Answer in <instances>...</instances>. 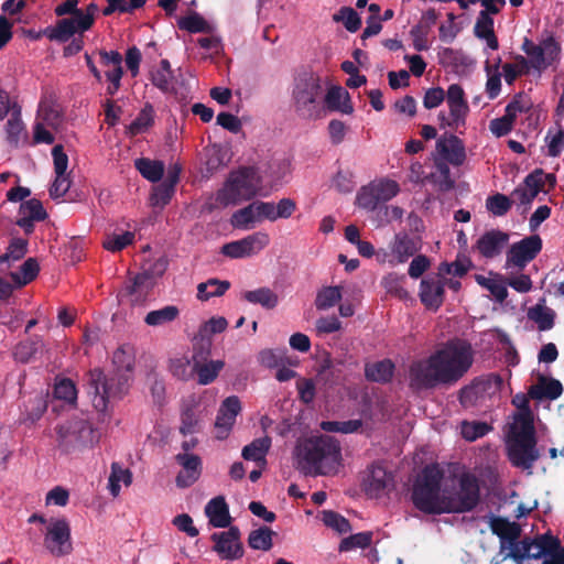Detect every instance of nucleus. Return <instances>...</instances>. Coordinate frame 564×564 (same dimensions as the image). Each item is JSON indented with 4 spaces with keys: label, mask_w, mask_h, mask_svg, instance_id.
I'll return each mask as SVG.
<instances>
[{
    "label": "nucleus",
    "mask_w": 564,
    "mask_h": 564,
    "mask_svg": "<svg viewBox=\"0 0 564 564\" xmlns=\"http://www.w3.org/2000/svg\"><path fill=\"white\" fill-rule=\"evenodd\" d=\"M473 364L471 345L465 339H449L429 357L411 364L410 387L421 391L454 386L466 376Z\"/></svg>",
    "instance_id": "f257e3e1"
},
{
    "label": "nucleus",
    "mask_w": 564,
    "mask_h": 564,
    "mask_svg": "<svg viewBox=\"0 0 564 564\" xmlns=\"http://www.w3.org/2000/svg\"><path fill=\"white\" fill-rule=\"evenodd\" d=\"M296 449L297 468L304 475H329L341 460L339 442L327 435L307 438Z\"/></svg>",
    "instance_id": "f03ea898"
},
{
    "label": "nucleus",
    "mask_w": 564,
    "mask_h": 564,
    "mask_svg": "<svg viewBox=\"0 0 564 564\" xmlns=\"http://www.w3.org/2000/svg\"><path fill=\"white\" fill-rule=\"evenodd\" d=\"M444 481V470L437 464L425 466L413 485L411 499L414 507L426 514H443Z\"/></svg>",
    "instance_id": "7ed1b4c3"
},
{
    "label": "nucleus",
    "mask_w": 564,
    "mask_h": 564,
    "mask_svg": "<svg viewBox=\"0 0 564 564\" xmlns=\"http://www.w3.org/2000/svg\"><path fill=\"white\" fill-rule=\"evenodd\" d=\"M444 513H465L474 510L480 502L478 478L471 473H463L456 479H445L443 484Z\"/></svg>",
    "instance_id": "20e7f679"
},
{
    "label": "nucleus",
    "mask_w": 564,
    "mask_h": 564,
    "mask_svg": "<svg viewBox=\"0 0 564 564\" xmlns=\"http://www.w3.org/2000/svg\"><path fill=\"white\" fill-rule=\"evenodd\" d=\"M536 443L534 425L525 421L522 425H511L507 437V456L512 466L531 469L540 458Z\"/></svg>",
    "instance_id": "39448f33"
},
{
    "label": "nucleus",
    "mask_w": 564,
    "mask_h": 564,
    "mask_svg": "<svg viewBox=\"0 0 564 564\" xmlns=\"http://www.w3.org/2000/svg\"><path fill=\"white\" fill-rule=\"evenodd\" d=\"M323 87L321 78L314 74L300 76L293 89L295 111L305 119H317L322 117Z\"/></svg>",
    "instance_id": "423d86ee"
},
{
    "label": "nucleus",
    "mask_w": 564,
    "mask_h": 564,
    "mask_svg": "<svg viewBox=\"0 0 564 564\" xmlns=\"http://www.w3.org/2000/svg\"><path fill=\"white\" fill-rule=\"evenodd\" d=\"M259 178L252 166H242L230 173L223 189L217 193V202L224 206L250 200L258 194Z\"/></svg>",
    "instance_id": "0eeeda50"
},
{
    "label": "nucleus",
    "mask_w": 564,
    "mask_h": 564,
    "mask_svg": "<svg viewBox=\"0 0 564 564\" xmlns=\"http://www.w3.org/2000/svg\"><path fill=\"white\" fill-rule=\"evenodd\" d=\"M88 386L94 408L104 412L111 399H120L127 392L128 380L123 376L107 377L100 369H94L89 372Z\"/></svg>",
    "instance_id": "6e6552de"
},
{
    "label": "nucleus",
    "mask_w": 564,
    "mask_h": 564,
    "mask_svg": "<svg viewBox=\"0 0 564 564\" xmlns=\"http://www.w3.org/2000/svg\"><path fill=\"white\" fill-rule=\"evenodd\" d=\"M542 239L531 235L510 246L506 254V269L522 271L542 250Z\"/></svg>",
    "instance_id": "1a4fd4ad"
},
{
    "label": "nucleus",
    "mask_w": 564,
    "mask_h": 564,
    "mask_svg": "<svg viewBox=\"0 0 564 564\" xmlns=\"http://www.w3.org/2000/svg\"><path fill=\"white\" fill-rule=\"evenodd\" d=\"M557 547L558 538L544 533L536 535L533 540L528 538L523 539L511 550L509 556L517 563H522L525 557L535 560L545 557L547 553H551Z\"/></svg>",
    "instance_id": "9d476101"
},
{
    "label": "nucleus",
    "mask_w": 564,
    "mask_h": 564,
    "mask_svg": "<svg viewBox=\"0 0 564 564\" xmlns=\"http://www.w3.org/2000/svg\"><path fill=\"white\" fill-rule=\"evenodd\" d=\"M95 10L96 4L90 3L87 7L85 17H80L79 19H62L57 21L54 28H47L45 30V35L51 41H57L61 43L67 42L76 32H85L91 28Z\"/></svg>",
    "instance_id": "9b49d317"
},
{
    "label": "nucleus",
    "mask_w": 564,
    "mask_h": 564,
    "mask_svg": "<svg viewBox=\"0 0 564 564\" xmlns=\"http://www.w3.org/2000/svg\"><path fill=\"white\" fill-rule=\"evenodd\" d=\"M270 242L269 235L262 231L223 246L221 253L231 259H241L258 253Z\"/></svg>",
    "instance_id": "f8f14e48"
},
{
    "label": "nucleus",
    "mask_w": 564,
    "mask_h": 564,
    "mask_svg": "<svg viewBox=\"0 0 564 564\" xmlns=\"http://www.w3.org/2000/svg\"><path fill=\"white\" fill-rule=\"evenodd\" d=\"M44 545L56 556L68 554L72 551L70 528L65 519H55L50 522Z\"/></svg>",
    "instance_id": "ddd939ff"
},
{
    "label": "nucleus",
    "mask_w": 564,
    "mask_h": 564,
    "mask_svg": "<svg viewBox=\"0 0 564 564\" xmlns=\"http://www.w3.org/2000/svg\"><path fill=\"white\" fill-rule=\"evenodd\" d=\"M240 530L238 527H229L227 531L215 532L212 535L214 541L213 550L224 560H238L243 556V545L240 541Z\"/></svg>",
    "instance_id": "4468645a"
},
{
    "label": "nucleus",
    "mask_w": 564,
    "mask_h": 564,
    "mask_svg": "<svg viewBox=\"0 0 564 564\" xmlns=\"http://www.w3.org/2000/svg\"><path fill=\"white\" fill-rule=\"evenodd\" d=\"M91 433V426L83 420L68 421L56 426L58 445L66 451L83 445Z\"/></svg>",
    "instance_id": "2eb2a0df"
},
{
    "label": "nucleus",
    "mask_w": 564,
    "mask_h": 564,
    "mask_svg": "<svg viewBox=\"0 0 564 564\" xmlns=\"http://www.w3.org/2000/svg\"><path fill=\"white\" fill-rule=\"evenodd\" d=\"M445 97L451 115V120L447 121L448 128L458 130L465 127L469 107L463 87L458 84L449 85Z\"/></svg>",
    "instance_id": "dca6fc26"
},
{
    "label": "nucleus",
    "mask_w": 564,
    "mask_h": 564,
    "mask_svg": "<svg viewBox=\"0 0 564 564\" xmlns=\"http://www.w3.org/2000/svg\"><path fill=\"white\" fill-rule=\"evenodd\" d=\"M176 463L182 467L175 478L178 488H188L194 485L203 471L202 458L192 453H178L175 455Z\"/></svg>",
    "instance_id": "f3484780"
},
{
    "label": "nucleus",
    "mask_w": 564,
    "mask_h": 564,
    "mask_svg": "<svg viewBox=\"0 0 564 564\" xmlns=\"http://www.w3.org/2000/svg\"><path fill=\"white\" fill-rule=\"evenodd\" d=\"M365 491L369 497L379 498L394 487L393 475L379 463H373L364 481Z\"/></svg>",
    "instance_id": "a211bd4d"
},
{
    "label": "nucleus",
    "mask_w": 564,
    "mask_h": 564,
    "mask_svg": "<svg viewBox=\"0 0 564 564\" xmlns=\"http://www.w3.org/2000/svg\"><path fill=\"white\" fill-rule=\"evenodd\" d=\"M436 151L444 160L455 166H460L466 160L464 142L453 133H445L436 141Z\"/></svg>",
    "instance_id": "6ab92c4d"
},
{
    "label": "nucleus",
    "mask_w": 564,
    "mask_h": 564,
    "mask_svg": "<svg viewBox=\"0 0 564 564\" xmlns=\"http://www.w3.org/2000/svg\"><path fill=\"white\" fill-rule=\"evenodd\" d=\"M510 236L499 229L482 234L476 241L475 249L486 259L498 257L508 245Z\"/></svg>",
    "instance_id": "aec40b11"
},
{
    "label": "nucleus",
    "mask_w": 564,
    "mask_h": 564,
    "mask_svg": "<svg viewBox=\"0 0 564 564\" xmlns=\"http://www.w3.org/2000/svg\"><path fill=\"white\" fill-rule=\"evenodd\" d=\"M419 296L427 310L436 312L444 302L445 283L441 279H423L420 283Z\"/></svg>",
    "instance_id": "412c9836"
},
{
    "label": "nucleus",
    "mask_w": 564,
    "mask_h": 564,
    "mask_svg": "<svg viewBox=\"0 0 564 564\" xmlns=\"http://www.w3.org/2000/svg\"><path fill=\"white\" fill-rule=\"evenodd\" d=\"M489 527L494 534L501 540V549L505 542H508L511 550L518 545V539L521 535V527L517 522H510L507 518L491 516Z\"/></svg>",
    "instance_id": "4be33fe9"
},
{
    "label": "nucleus",
    "mask_w": 564,
    "mask_h": 564,
    "mask_svg": "<svg viewBox=\"0 0 564 564\" xmlns=\"http://www.w3.org/2000/svg\"><path fill=\"white\" fill-rule=\"evenodd\" d=\"M209 524L214 528H227L231 522L228 505L223 496L213 498L205 507Z\"/></svg>",
    "instance_id": "5701e85b"
},
{
    "label": "nucleus",
    "mask_w": 564,
    "mask_h": 564,
    "mask_svg": "<svg viewBox=\"0 0 564 564\" xmlns=\"http://www.w3.org/2000/svg\"><path fill=\"white\" fill-rule=\"evenodd\" d=\"M324 104L330 111H339L345 115L354 112L350 95L341 86H332L324 97Z\"/></svg>",
    "instance_id": "b1692460"
},
{
    "label": "nucleus",
    "mask_w": 564,
    "mask_h": 564,
    "mask_svg": "<svg viewBox=\"0 0 564 564\" xmlns=\"http://www.w3.org/2000/svg\"><path fill=\"white\" fill-rule=\"evenodd\" d=\"M563 393V386L556 379H547L545 377H541L538 384H533L530 387L528 391V395L534 400H556Z\"/></svg>",
    "instance_id": "393cba45"
},
{
    "label": "nucleus",
    "mask_w": 564,
    "mask_h": 564,
    "mask_svg": "<svg viewBox=\"0 0 564 564\" xmlns=\"http://www.w3.org/2000/svg\"><path fill=\"white\" fill-rule=\"evenodd\" d=\"M494 19L486 12H479L475 26L474 34L480 40H485L488 47L496 51L499 48V42L494 30Z\"/></svg>",
    "instance_id": "a878e982"
},
{
    "label": "nucleus",
    "mask_w": 564,
    "mask_h": 564,
    "mask_svg": "<svg viewBox=\"0 0 564 564\" xmlns=\"http://www.w3.org/2000/svg\"><path fill=\"white\" fill-rule=\"evenodd\" d=\"M271 447V437L265 435L260 438L253 440L250 444L246 445L242 448L241 456L246 460H253L256 463H261L264 465L267 463L265 455L268 454Z\"/></svg>",
    "instance_id": "bb28decb"
},
{
    "label": "nucleus",
    "mask_w": 564,
    "mask_h": 564,
    "mask_svg": "<svg viewBox=\"0 0 564 564\" xmlns=\"http://www.w3.org/2000/svg\"><path fill=\"white\" fill-rule=\"evenodd\" d=\"M394 372V365L389 359H383L375 364H367L365 367V376L367 380L373 382H389Z\"/></svg>",
    "instance_id": "cd10ccee"
},
{
    "label": "nucleus",
    "mask_w": 564,
    "mask_h": 564,
    "mask_svg": "<svg viewBox=\"0 0 564 564\" xmlns=\"http://www.w3.org/2000/svg\"><path fill=\"white\" fill-rule=\"evenodd\" d=\"M391 251L398 262L403 263L417 251V246L406 234H397L391 245Z\"/></svg>",
    "instance_id": "c85d7f7f"
},
{
    "label": "nucleus",
    "mask_w": 564,
    "mask_h": 564,
    "mask_svg": "<svg viewBox=\"0 0 564 564\" xmlns=\"http://www.w3.org/2000/svg\"><path fill=\"white\" fill-rule=\"evenodd\" d=\"M42 345V339L40 336H33L25 340L18 343L13 350L12 356L15 361L21 364H28L35 356L39 348Z\"/></svg>",
    "instance_id": "c756f323"
},
{
    "label": "nucleus",
    "mask_w": 564,
    "mask_h": 564,
    "mask_svg": "<svg viewBox=\"0 0 564 564\" xmlns=\"http://www.w3.org/2000/svg\"><path fill=\"white\" fill-rule=\"evenodd\" d=\"M242 297L251 303L259 304L267 310H273L279 303V296L269 288H259L252 291H246Z\"/></svg>",
    "instance_id": "7c9ffc66"
},
{
    "label": "nucleus",
    "mask_w": 564,
    "mask_h": 564,
    "mask_svg": "<svg viewBox=\"0 0 564 564\" xmlns=\"http://www.w3.org/2000/svg\"><path fill=\"white\" fill-rule=\"evenodd\" d=\"M224 366L225 362L223 360H210L193 365V370L197 375L198 383L206 386L212 383L218 377Z\"/></svg>",
    "instance_id": "2f4dec72"
},
{
    "label": "nucleus",
    "mask_w": 564,
    "mask_h": 564,
    "mask_svg": "<svg viewBox=\"0 0 564 564\" xmlns=\"http://www.w3.org/2000/svg\"><path fill=\"white\" fill-rule=\"evenodd\" d=\"M152 285L153 281L150 279V274L142 271L126 284L123 292L124 295L134 297L131 300L132 302H138Z\"/></svg>",
    "instance_id": "473e14b6"
},
{
    "label": "nucleus",
    "mask_w": 564,
    "mask_h": 564,
    "mask_svg": "<svg viewBox=\"0 0 564 564\" xmlns=\"http://www.w3.org/2000/svg\"><path fill=\"white\" fill-rule=\"evenodd\" d=\"M134 166L144 178L153 183L159 182L164 174V163L162 161L141 158L134 161Z\"/></svg>",
    "instance_id": "72a5a7b5"
},
{
    "label": "nucleus",
    "mask_w": 564,
    "mask_h": 564,
    "mask_svg": "<svg viewBox=\"0 0 564 564\" xmlns=\"http://www.w3.org/2000/svg\"><path fill=\"white\" fill-rule=\"evenodd\" d=\"M20 108L13 110L7 122V141L11 147L18 148L22 139L26 138L25 127L20 117Z\"/></svg>",
    "instance_id": "f704fd0d"
},
{
    "label": "nucleus",
    "mask_w": 564,
    "mask_h": 564,
    "mask_svg": "<svg viewBox=\"0 0 564 564\" xmlns=\"http://www.w3.org/2000/svg\"><path fill=\"white\" fill-rule=\"evenodd\" d=\"M40 272V265L35 258L26 259L19 272H11L10 278L17 288H22L32 282Z\"/></svg>",
    "instance_id": "c9c22d12"
},
{
    "label": "nucleus",
    "mask_w": 564,
    "mask_h": 564,
    "mask_svg": "<svg viewBox=\"0 0 564 564\" xmlns=\"http://www.w3.org/2000/svg\"><path fill=\"white\" fill-rule=\"evenodd\" d=\"M436 172L427 177L440 192L446 193L455 187V181L451 176V170L446 162L435 161Z\"/></svg>",
    "instance_id": "e433bc0d"
},
{
    "label": "nucleus",
    "mask_w": 564,
    "mask_h": 564,
    "mask_svg": "<svg viewBox=\"0 0 564 564\" xmlns=\"http://www.w3.org/2000/svg\"><path fill=\"white\" fill-rule=\"evenodd\" d=\"M154 123V108L150 102H147L137 118L128 126L131 135H138L147 131Z\"/></svg>",
    "instance_id": "4c0bfd02"
},
{
    "label": "nucleus",
    "mask_w": 564,
    "mask_h": 564,
    "mask_svg": "<svg viewBox=\"0 0 564 564\" xmlns=\"http://www.w3.org/2000/svg\"><path fill=\"white\" fill-rule=\"evenodd\" d=\"M172 78L173 70L167 59H162L160 62V66L150 73V80L152 85L164 93L170 89Z\"/></svg>",
    "instance_id": "58836bf2"
},
{
    "label": "nucleus",
    "mask_w": 564,
    "mask_h": 564,
    "mask_svg": "<svg viewBox=\"0 0 564 564\" xmlns=\"http://www.w3.org/2000/svg\"><path fill=\"white\" fill-rule=\"evenodd\" d=\"M230 288L228 281L209 279L207 282L197 285V297L200 301H207L213 296H221Z\"/></svg>",
    "instance_id": "ea45409f"
},
{
    "label": "nucleus",
    "mask_w": 564,
    "mask_h": 564,
    "mask_svg": "<svg viewBox=\"0 0 564 564\" xmlns=\"http://www.w3.org/2000/svg\"><path fill=\"white\" fill-rule=\"evenodd\" d=\"M180 311L174 305H167L147 314L144 322L149 326H161L177 318Z\"/></svg>",
    "instance_id": "a19ab883"
},
{
    "label": "nucleus",
    "mask_w": 564,
    "mask_h": 564,
    "mask_svg": "<svg viewBox=\"0 0 564 564\" xmlns=\"http://www.w3.org/2000/svg\"><path fill=\"white\" fill-rule=\"evenodd\" d=\"M341 300L340 286H325L321 289L315 299V306L318 311L328 310Z\"/></svg>",
    "instance_id": "79ce46f5"
},
{
    "label": "nucleus",
    "mask_w": 564,
    "mask_h": 564,
    "mask_svg": "<svg viewBox=\"0 0 564 564\" xmlns=\"http://www.w3.org/2000/svg\"><path fill=\"white\" fill-rule=\"evenodd\" d=\"M213 340L209 336H204L199 333L193 339V365H198L203 361H208L212 354Z\"/></svg>",
    "instance_id": "37998d69"
},
{
    "label": "nucleus",
    "mask_w": 564,
    "mask_h": 564,
    "mask_svg": "<svg viewBox=\"0 0 564 564\" xmlns=\"http://www.w3.org/2000/svg\"><path fill=\"white\" fill-rule=\"evenodd\" d=\"M273 534L274 532L268 527L253 530L248 536V545L253 550L269 551L273 545Z\"/></svg>",
    "instance_id": "c03bdc74"
},
{
    "label": "nucleus",
    "mask_w": 564,
    "mask_h": 564,
    "mask_svg": "<svg viewBox=\"0 0 564 564\" xmlns=\"http://www.w3.org/2000/svg\"><path fill=\"white\" fill-rule=\"evenodd\" d=\"M528 315L538 324L539 330H549L554 326L555 313L546 306L538 304L530 308Z\"/></svg>",
    "instance_id": "a18cd8bd"
},
{
    "label": "nucleus",
    "mask_w": 564,
    "mask_h": 564,
    "mask_svg": "<svg viewBox=\"0 0 564 564\" xmlns=\"http://www.w3.org/2000/svg\"><path fill=\"white\" fill-rule=\"evenodd\" d=\"M545 180L555 183V176L553 174H545L543 170L536 169L532 173L525 176L523 184L528 191L533 195L538 196L541 191H543L545 185Z\"/></svg>",
    "instance_id": "49530a36"
},
{
    "label": "nucleus",
    "mask_w": 564,
    "mask_h": 564,
    "mask_svg": "<svg viewBox=\"0 0 564 564\" xmlns=\"http://www.w3.org/2000/svg\"><path fill=\"white\" fill-rule=\"evenodd\" d=\"M372 543V532L365 531L351 534L339 543V552H348L354 549H366Z\"/></svg>",
    "instance_id": "de8ad7c7"
},
{
    "label": "nucleus",
    "mask_w": 564,
    "mask_h": 564,
    "mask_svg": "<svg viewBox=\"0 0 564 564\" xmlns=\"http://www.w3.org/2000/svg\"><path fill=\"white\" fill-rule=\"evenodd\" d=\"M370 184L373 186V191L380 203L392 199L400 192L399 184L393 180L383 178L378 182H371Z\"/></svg>",
    "instance_id": "09e8293b"
},
{
    "label": "nucleus",
    "mask_w": 564,
    "mask_h": 564,
    "mask_svg": "<svg viewBox=\"0 0 564 564\" xmlns=\"http://www.w3.org/2000/svg\"><path fill=\"white\" fill-rule=\"evenodd\" d=\"M379 199L373 191V186L369 183L368 185L362 186L357 195H356V205L359 208L366 209L368 212H375L379 208Z\"/></svg>",
    "instance_id": "8fccbe9b"
},
{
    "label": "nucleus",
    "mask_w": 564,
    "mask_h": 564,
    "mask_svg": "<svg viewBox=\"0 0 564 564\" xmlns=\"http://www.w3.org/2000/svg\"><path fill=\"white\" fill-rule=\"evenodd\" d=\"M334 21L343 22L346 30L354 33L361 26V19L358 13L350 7H343L334 14Z\"/></svg>",
    "instance_id": "3c124183"
},
{
    "label": "nucleus",
    "mask_w": 564,
    "mask_h": 564,
    "mask_svg": "<svg viewBox=\"0 0 564 564\" xmlns=\"http://www.w3.org/2000/svg\"><path fill=\"white\" fill-rule=\"evenodd\" d=\"M19 213L26 218L43 221L47 218V213L44 209L41 200L36 198H31L29 200L22 202L20 205Z\"/></svg>",
    "instance_id": "603ef678"
},
{
    "label": "nucleus",
    "mask_w": 564,
    "mask_h": 564,
    "mask_svg": "<svg viewBox=\"0 0 564 564\" xmlns=\"http://www.w3.org/2000/svg\"><path fill=\"white\" fill-rule=\"evenodd\" d=\"M200 431V421L193 408L186 406L181 413L180 433L184 436Z\"/></svg>",
    "instance_id": "864d4df0"
},
{
    "label": "nucleus",
    "mask_w": 564,
    "mask_h": 564,
    "mask_svg": "<svg viewBox=\"0 0 564 564\" xmlns=\"http://www.w3.org/2000/svg\"><path fill=\"white\" fill-rule=\"evenodd\" d=\"M512 404L520 410V412L514 416V423L512 425H522L524 421L534 425L533 413L529 406V399L525 394H517L512 399Z\"/></svg>",
    "instance_id": "5fc2aeb1"
},
{
    "label": "nucleus",
    "mask_w": 564,
    "mask_h": 564,
    "mask_svg": "<svg viewBox=\"0 0 564 564\" xmlns=\"http://www.w3.org/2000/svg\"><path fill=\"white\" fill-rule=\"evenodd\" d=\"M226 152L218 144H214L206 149V171L210 174L223 167L226 162Z\"/></svg>",
    "instance_id": "6e6d98bb"
},
{
    "label": "nucleus",
    "mask_w": 564,
    "mask_h": 564,
    "mask_svg": "<svg viewBox=\"0 0 564 564\" xmlns=\"http://www.w3.org/2000/svg\"><path fill=\"white\" fill-rule=\"evenodd\" d=\"M512 203L508 196L497 193L487 198L486 207L495 216H503L511 209Z\"/></svg>",
    "instance_id": "4d7b16f0"
},
{
    "label": "nucleus",
    "mask_w": 564,
    "mask_h": 564,
    "mask_svg": "<svg viewBox=\"0 0 564 564\" xmlns=\"http://www.w3.org/2000/svg\"><path fill=\"white\" fill-rule=\"evenodd\" d=\"M178 26L189 33L208 32L210 29L207 21L196 12L182 18Z\"/></svg>",
    "instance_id": "13d9d810"
},
{
    "label": "nucleus",
    "mask_w": 564,
    "mask_h": 564,
    "mask_svg": "<svg viewBox=\"0 0 564 564\" xmlns=\"http://www.w3.org/2000/svg\"><path fill=\"white\" fill-rule=\"evenodd\" d=\"M322 516L324 524L339 533H347L351 530L349 521L338 512L333 510H324Z\"/></svg>",
    "instance_id": "bf43d9fd"
},
{
    "label": "nucleus",
    "mask_w": 564,
    "mask_h": 564,
    "mask_svg": "<svg viewBox=\"0 0 564 564\" xmlns=\"http://www.w3.org/2000/svg\"><path fill=\"white\" fill-rule=\"evenodd\" d=\"M522 51L530 57V62L532 67L535 69H545V64L543 62V47L541 45L534 44L529 39H524L522 44Z\"/></svg>",
    "instance_id": "052dcab7"
},
{
    "label": "nucleus",
    "mask_w": 564,
    "mask_h": 564,
    "mask_svg": "<svg viewBox=\"0 0 564 564\" xmlns=\"http://www.w3.org/2000/svg\"><path fill=\"white\" fill-rule=\"evenodd\" d=\"M490 429L491 427L485 422H463L462 436L466 441L473 442L485 436Z\"/></svg>",
    "instance_id": "680f3d73"
},
{
    "label": "nucleus",
    "mask_w": 564,
    "mask_h": 564,
    "mask_svg": "<svg viewBox=\"0 0 564 564\" xmlns=\"http://www.w3.org/2000/svg\"><path fill=\"white\" fill-rule=\"evenodd\" d=\"M133 240L134 234L131 231H124L121 235H113L108 237L104 241V248L111 252H118L124 249L127 246L131 245Z\"/></svg>",
    "instance_id": "e2e57ef3"
},
{
    "label": "nucleus",
    "mask_w": 564,
    "mask_h": 564,
    "mask_svg": "<svg viewBox=\"0 0 564 564\" xmlns=\"http://www.w3.org/2000/svg\"><path fill=\"white\" fill-rule=\"evenodd\" d=\"M259 361L267 368H278L286 361L292 365L281 350L264 349L259 354Z\"/></svg>",
    "instance_id": "0e129e2a"
},
{
    "label": "nucleus",
    "mask_w": 564,
    "mask_h": 564,
    "mask_svg": "<svg viewBox=\"0 0 564 564\" xmlns=\"http://www.w3.org/2000/svg\"><path fill=\"white\" fill-rule=\"evenodd\" d=\"M531 108L529 98L519 93L514 95L513 99L507 105L505 109L506 115H510L511 119L516 121L518 113L528 112Z\"/></svg>",
    "instance_id": "69168bd1"
},
{
    "label": "nucleus",
    "mask_w": 564,
    "mask_h": 564,
    "mask_svg": "<svg viewBox=\"0 0 564 564\" xmlns=\"http://www.w3.org/2000/svg\"><path fill=\"white\" fill-rule=\"evenodd\" d=\"M192 360L186 358H176L171 360L170 370L172 375L180 380H188L193 373V365L191 366Z\"/></svg>",
    "instance_id": "338daca9"
},
{
    "label": "nucleus",
    "mask_w": 564,
    "mask_h": 564,
    "mask_svg": "<svg viewBox=\"0 0 564 564\" xmlns=\"http://www.w3.org/2000/svg\"><path fill=\"white\" fill-rule=\"evenodd\" d=\"M175 192L172 185L162 182L158 185L151 195V205L164 207L167 205Z\"/></svg>",
    "instance_id": "774afa93"
}]
</instances>
